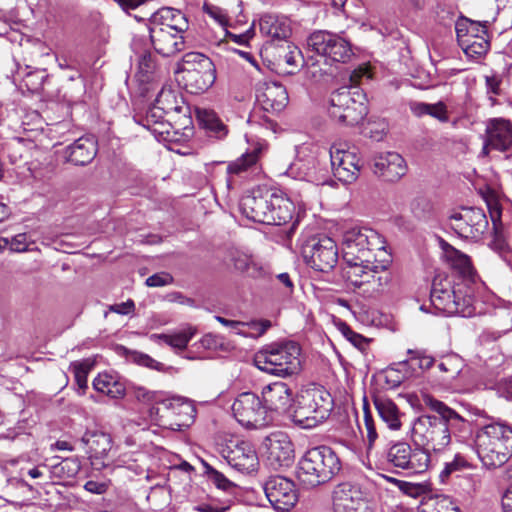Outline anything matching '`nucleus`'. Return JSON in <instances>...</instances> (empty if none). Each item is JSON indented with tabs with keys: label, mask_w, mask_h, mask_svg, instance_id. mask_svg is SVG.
<instances>
[{
	"label": "nucleus",
	"mask_w": 512,
	"mask_h": 512,
	"mask_svg": "<svg viewBox=\"0 0 512 512\" xmlns=\"http://www.w3.org/2000/svg\"><path fill=\"white\" fill-rule=\"evenodd\" d=\"M342 252L347 281L363 297L380 294L389 281L386 270L391 262L383 238L370 228H351L343 235Z\"/></svg>",
	"instance_id": "nucleus-1"
},
{
	"label": "nucleus",
	"mask_w": 512,
	"mask_h": 512,
	"mask_svg": "<svg viewBox=\"0 0 512 512\" xmlns=\"http://www.w3.org/2000/svg\"><path fill=\"white\" fill-rule=\"evenodd\" d=\"M475 449L484 466L501 467L512 457V425L501 419L477 429Z\"/></svg>",
	"instance_id": "nucleus-2"
},
{
	"label": "nucleus",
	"mask_w": 512,
	"mask_h": 512,
	"mask_svg": "<svg viewBox=\"0 0 512 512\" xmlns=\"http://www.w3.org/2000/svg\"><path fill=\"white\" fill-rule=\"evenodd\" d=\"M341 470L335 451L326 445L308 449L297 465L296 476L305 488H313L332 480Z\"/></svg>",
	"instance_id": "nucleus-3"
},
{
	"label": "nucleus",
	"mask_w": 512,
	"mask_h": 512,
	"mask_svg": "<svg viewBox=\"0 0 512 512\" xmlns=\"http://www.w3.org/2000/svg\"><path fill=\"white\" fill-rule=\"evenodd\" d=\"M301 348L294 341H283L266 345L255 354V366L268 374L289 377L301 370Z\"/></svg>",
	"instance_id": "nucleus-4"
},
{
	"label": "nucleus",
	"mask_w": 512,
	"mask_h": 512,
	"mask_svg": "<svg viewBox=\"0 0 512 512\" xmlns=\"http://www.w3.org/2000/svg\"><path fill=\"white\" fill-rule=\"evenodd\" d=\"M332 408L333 399L324 387H309L298 394L291 420L299 428L312 429L329 417Z\"/></svg>",
	"instance_id": "nucleus-5"
},
{
	"label": "nucleus",
	"mask_w": 512,
	"mask_h": 512,
	"mask_svg": "<svg viewBox=\"0 0 512 512\" xmlns=\"http://www.w3.org/2000/svg\"><path fill=\"white\" fill-rule=\"evenodd\" d=\"M327 111L338 124L357 125L368 114L366 95L359 87L342 86L331 92Z\"/></svg>",
	"instance_id": "nucleus-6"
},
{
	"label": "nucleus",
	"mask_w": 512,
	"mask_h": 512,
	"mask_svg": "<svg viewBox=\"0 0 512 512\" xmlns=\"http://www.w3.org/2000/svg\"><path fill=\"white\" fill-rule=\"evenodd\" d=\"M173 13L178 16L175 24H166L161 28H150V40L155 51L164 56L171 57L183 51L186 47L183 33L188 29V21L185 15L177 9L165 7L152 15L153 21L160 18H169Z\"/></svg>",
	"instance_id": "nucleus-7"
},
{
	"label": "nucleus",
	"mask_w": 512,
	"mask_h": 512,
	"mask_svg": "<svg viewBox=\"0 0 512 512\" xmlns=\"http://www.w3.org/2000/svg\"><path fill=\"white\" fill-rule=\"evenodd\" d=\"M176 72L182 74L185 88L192 94L206 91L216 79L212 61L198 52L186 53L178 63Z\"/></svg>",
	"instance_id": "nucleus-8"
},
{
	"label": "nucleus",
	"mask_w": 512,
	"mask_h": 512,
	"mask_svg": "<svg viewBox=\"0 0 512 512\" xmlns=\"http://www.w3.org/2000/svg\"><path fill=\"white\" fill-rule=\"evenodd\" d=\"M412 441L417 447L429 452L440 453L450 444L448 428L442 416L423 414L415 419L412 426Z\"/></svg>",
	"instance_id": "nucleus-9"
},
{
	"label": "nucleus",
	"mask_w": 512,
	"mask_h": 512,
	"mask_svg": "<svg viewBox=\"0 0 512 512\" xmlns=\"http://www.w3.org/2000/svg\"><path fill=\"white\" fill-rule=\"evenodd\" d=\"M195 412L193 404L181 398L160 401L150 409V415L158 426L173 431L189 427Z\"/></svg>",
	"instance_id": "nucleus-10"
},
{
	"label": "nucleus",
	"mask_w": 512,
	"mask_h": 512,
	"mask_svg": "<svg viewBox=\"0 0 512 512\" xmlns=\"http://www.w3.org/2000/svg\"><path fill=\"white\" fill-rule=\"evenodd\" d=\"M307 47L310 51L324 57L326 62L346 63L354 55L349 41L324 30L310 34L307 38Z\"/></svg>",
	"instance_id": "nucleus-11"
},
{
	"label": "nucleus",
	"mask_w": 512,
	"mask_h": 512,
	"mask_svg": "<svg viewBox=\"0 0 512 512\" xmlns=\"http://www.w3.org/2000/svg\"><path fill=\"white\" fill-rule=\"evenodd\" d=\"M235 419L248 429H261L272 422V417L258 395L253 392H243L232 404Z\"/></svg>",
	"instance_id": "nucleus-12"
},
{
	"label": "nucleus",
	"mask_w": 512,
	"mask_h": 512,
	"mask_svg": "<svg viewBox=\"0 0 512 512\" xmlns=\"http://www.w3.org/2000/svg\"><path fill=\"white\" fill-rule=\"evenodd\" d=\"M306 263L316 271L329 272L338 262L336 242L327 236L312 237L302 245Z\"/></svg>",
	"instance_id": "nucleus-13"
},
{
	"label": "nucleus",
	"mask_w": 512,
	"mask_h": 512,
	"mask_svg": "<svg viewBox=\"0 0 512 512\" xmlns=\"http://www.w3.org/2000/svg\"><path fill=\"white\" fill-rule=\"evenodd\" d=\"M217 451L237 471L250 473L257 469L259 460L254 446L238 438L224 439L217 444Z\"/></svg>",
	"instance_id": "nucleus-14"
},
{
	"label": "nucleus",
	"mask_w": 512,
	"mask_h": 512,
	"mask_svg": "<svg viewBox=\"0 0 512 512\" xmlns=\"http://www.w3.org/2000/svg\"><path fill=\"white\" fill-rule=\"evenodd\" d=\"M449 226L460 237L478 239L488 228V220L482 209L465 207L450 215Z\"/></svg>",
	"instance_id": "nucleus-15"
},
{
	"label": "nucleus",
	"mask_w": 512,
	"mask_h": 512,
	"mask_svg": "<svg viewBox=\"0 0 512 512\" xmlns=\"http://www.w3.org/2000/svg\"><path fill=\"white\" fill-rule=\"evenodd\" d=\"M334 512H374L367 494L357 484L344 482L333 490Z\"/></svg>",
	"instance_id": "nucleus-16"
},
{
	"label": "nucleus",
	"mask_w": 512,
	"mask_h": 512,
	"mask_svg": "<svg viewBox=\"0 0 512 512\" xmlns=\"http://www.w3.org/2000/svg\"><path fill=\"white\" fill-rule=\"evenodd\" d=\"M265 495L272 507L281 512L290 511L298 502L295 483L283 476H271L263 486Z\"/></svg>",
	"instance_id": "nucleus-17"
},
{
	"label": "nucleus",
	"mask_w": 512,
	"mask_h": 512,
	"mask_svg": "<svg viewBox=\"0 0 512 512\" xmlns=\"http://www.w3.org/2000/svg\"><path fill=\"white\" fill-rule=\"evenodd\" d=\"M274 188H257L244 195L240 200V210L249 220L266 224L268 212L273 208V199L276 195Z\"/></svg>",
	"instance_id": "nucleus-18"
},
{
	"label": "nucleus",
	"mask_w": 512,
	"mask_h": 512,
	"mask_svg": "<svg viewBox=\"0 0 512 512\" xmlns=\"http://www.w3.org/2000/svg\"><path fill=\"white\" fill-rule=\"evenodd\" d=\"M422 403L430 410L442 416L444 426L448 428L450 440L452 435L460 442H464L467 439L470 434V423L468 420L430 394L425 393L422 395Z\"/></svg>",
	"instance_id": "nucleus-19"
},
{
	"label": "nucleus",
	"mask_w": 512,
	"mask_h": 512,
	"mask_svg": "<svg viewBox=\"0 0 512 512\" xmlns=\"http://www.w3.org/2000/svg\"><path fill=\"white\" fill-rule=\"evenodd\" d=\"M330 159L334 176L344 182L352 183L359 175L361 159L356 149H345L341 145H333L330 149Z\"/></svg>",
	"instance_id": "nucleus-20"
},
{
	"label": "nucleus",
	"mask_w": 512,
	"mask_h": 512,
	"mask_svg": "<svg viewBox=\"0 0 512 512\" xmlns=\"http://www.w3.org/2000/svg\"><path fill=\"white\" fill-rule=\"evenodd\" d=\"M484 151L512 153V123L504 118L490 119L486 124Z\"/></svg>",
	"instance_id": "nucleus-21"
},
{
	"label": "nucleus",
	"mask_w": 512,
	"mask_h": 512,
	"mask_svg": "<svg viewBox=\"0 0 512 512\" xmlns=\"http://www.w3.org/2000/svg\"><path fill=\"white\" fill-rule=\"evenodd\" d=\"M256 100L263 111L278 114L287 106L289 97L285 86L281 83L266 81L259 84Z\"/></svg>",
	"instance_id": "nucleus-22"
},
{
	"label": "nucleus",
	"mask_w": 512,
	"mask_h": 512,
	"mask_svg": "<svg viewBox=\"0 0 512 512\" xmlns=\"http://www.w3.org/2000/svg\"><path fill=\"white\" fill-rule=\"evenodd\" d=\"M267 461L273 469L288 467L294 459V446L284 433H274L265 439Z\"/></svg>",
	"instance_id": "nucleus-23"
},
{
	"label": "nucleus",
	"mask_w": 512,
	"mask_h": 512,
	"mask_svg": "<svg viewBox=\"0 0 512 512\" xmlns=\"http://www.w3.org/2000/svg\"><path fill=\"white\" fill-rule=\"evenodd\" d=\"M430 298L434 307L444 313L459 314L463 317H469L473 314V309L465 299H460L455 291L438 289L435 282Z\"/></svg>",
	"instance_id": "nucleus-24"
},
{
	"label": "nucleus",
	"mask_w": 512,
	"mask_h": 512,
	"mask_svg": "<svg viewBox=\"0 0 512 512\" xmlns=\"http://www.w3.org/2000/svg\"><path fill=\"white\" fill-rule=\"evenodd\" d=\"M262 401L267 412L285 413L293 401V392L288 384L277 381L262 389Z\"/></svg>",
	"instance_id": "nucleus-25"
},
{
	"label": "nucleus",
	"mask_w": 512,
	"mask_h": 512,
	"mask_svg": "<svg viewBox=\"0 0 512 512\" xmlns=\"http://www.w3.org/2000/svg\"><path fill=\"white\" fill-rule=\"evenodd\" d=\"M374 173L387 182H396L407 172L404 158L396 152H386L374 159Z\"/></svg>",
	"instance_id": "nucleus-26"
},
{
	"label": "nucleus",
	"mask_w": 512,
	"mask_h": 512,
	"mask_svg": "<svg viewBox=\"0 0 512 512\" xmlns=\"http://www.w3.org/2000/svg\"><path fill=\"white\" fill-rule=\"evenodd\" d=\"M67 160L75 165L89 164L97 154V143L93 138L80 137L67 147Z\"/></svg>",
	"instance_id": "nucleus-27"
},
{
	"label": "nucleus",
	"mask_w": 512,
	"mask_h": 512,
	"mask_svg": "<svg viewBox=\"0 0 512 512\" xmlns=\"http://www.w3.org/2000/svg\"><path fill=\"white\" fill-rule=\"evenodd\" d=\"M273 208L268 212L267 225H285L293 219L295 206L293 202L287 198L283 192L276 190V195L273 199Z\"/></svg>",
	"instance_id": "nucleus-28"
},
{
	"label": "nucleus",
	"mask_w": 512,
	"mask_h": 512,
	"mask_svg": "<svg viewBox=\"0 0 512 512\" xmlns=\"http://www.w3.org/2000/svg\"><path fill=\"white\" fill-rule=\"evenodd\" d=\"M375 408L380 418L391 430H399L402 426L401 418L404 416L397 405L389 398L377 396L374 398Z\"/></svg>",
	"instance_id": "nucleus-29"
},
{
	"label": "nucleus",
	"mask_w": 512,
	"mask_h": 512,
	"mask_svg": "<svg viewBox=\"0 0 512 512\" xmlns=\"http://www.w3.org/2000/svg\"><path fill=\"white\" fill-rule=\"evenodd\" d=\"M259 29L262 35L273 40H286L291 35L289 24L272 15H264L260 18Z\"/></svg>",
	"instance_id": "nucleus-30"
},
{
	"label": "nucleus",
	"mask_w": 512,
	"mask_h": 512,
	"mask_svg": "<svg viewBox=\"0 0 512 512\" xmlns=\"http://www.w3.org/2000/svg\"><path fill=\"white\" fill-rule=\"evenodd\" d=\"M81 442L88 447L91 456L99 458L105 456L112 447L110 435L101 431H87L81 438Z\"/></svg>",
	"instance_id": "nucleus-31"
},
{
	"label": "nucleus",
	"mask_w": 512,
	"mask_h": 512,
	"mask_svg": "<svg viewBox=\"0 0 512 512\" xmlns=\"http://www.w3.org/2000/svg\"><path fill=\"white\" fill-rule=\"evenodd\" d=\"M92 384L96 391L104 393L111 398L118 399L125 395V385L110 374H99Z\"/></svg>",
	"instance_id": "nucleus-32"
},
{
	"label": "nucleus",
	"mask_w": 512,
	"mask_h": 512,
	"mask_svg": "<svg viewBox=\"0 0 512 512\" xmlns=\"http://www.w3.org/2000/svg\"><path fill=\"white\" fill-rule=\"evenodd\" d=\"M445 256L451 267L457 270L463 277H473L474 269L469 256L455 249L451 245H447L445 248Z\"/></svg>",
	"instance_id": "nucleus-33"
},
{
	"label": "nucleus",
	"mask_w": 512,
	"mask_h": 512,
	"mask_svg": "<svg viewBox=\"0 0 512 512\" xmlns=\"http://www.w3.org/2000/svg\"><path fill=\"white\" fill-rule=\"evenodd\" d=\"M196 116L200 125L213 133L215 137L223 138L227 134L226 126L221 122L214 111L197 109Z\"/></svg>",
	"instance_id": "nucleus-34"
},
{
	"label": "nucleus",
	"mask_w": 512,
	"mask_h": 512,
	"mask_svg": "<svg viewBox=\"0 0 512 512\" xmlns=\"http://www.w3.org/2000/svg\"><path fill=\"white\" fill-rule=\"evenodd\" d=\"M196 330L192 327H188L178 333L175 334H152L150 338L153 341H163L165 344L177 348V349H186L188 343L194 336Z\"/></svg>",
	"instance_id": "nucleus-35"
},
{
	"label": "nucleus",
	"mask_w": 512,
	"mask_h": 512,
	"mask_svg": "<svg viewBox=\"0 0 512 512\" xmlns=\"http://www.w3.org/2000/svg\"><path fill=\"white\" fill-rule=\"evenodd\" d=\"M408 465L406 470L412 474H419L425 472L430 464V452L425 448L417 447L412 449V453L408 455Z\"/></svg>",
	"instance_id": "nucleus-36"
},
{
	"label": "nucleus",
	"mask_w": 512,
	"mask_h": 512,
	"mask_svg": "<svg viewBox=\"0 0 512 512\" xmlns=\"http://www.w3.org/2000/svg\"><path fill=\"white\" fill-rule=\"evenodd\" d=\"M437 367L443 374L442 379L444 381H451L454 380L462 371L463 362L458 355L450 354L442 357Z\"/></svg>",
	"instance_id": "nucleus-37"
},
{
	"label": "nucleus",
	"mask_w": 512,
	"mask_h": 512,
	"mask_svg": "<svg viewBox=\"0 0 512 512\" xmlns=\"http://www.w3.org/2000/svg\"><path fill=\"white\" fill-rule=\"evenodd\" d=\"M461 45L467 55L482 56L488 52L490 42L487 35L471 34L469 38L461 40Z\"/></svg>",
	"instance_id": "nucleus-38"
},
{
	"label": "nucleus",
	"mask_w": 512,
	"mask_h": 512,
	"mask_svg": "<svg viewBox=\"0 0 512 512\" xmlns=\"http://www.w3.org/2000/svg\"><path fill=\"white\" fill-rule=\"evenodd\" d=\"M412 453V448L408 443L399 442L394 444L388 451L387 459L395 467L406 469L408 465V455Z\"/></svg>",
	"instance_id": "nucleus-39"
},
{
	"label": "nucleus",
	"mask_w": 512,
	"mask_h": 512,
	"mask_svg": "<svg viewBox=\"0 0 512 512\" xmlns=\"http://www.w3.org/2000/svg\"><path fill=\"white\" fill-rule=\"evenodd\" d=\"M259 152V149H253L251 152H247L235 161L230 162L227 166V172L229 174L240 175L247 171L257 163L259 159Z\"/></svg>",
	"instance_id": "nucleus-40"
},
{
	"label": "nucleus",
	"mask_w": 512,
	"mask_h": 512,
	"mask_svg": "<svg viewBox=\"0 0 512 512\" xmlns=\"http://www.w3.org/2000/svg\"><path fill=\"white\" fill-rule=\"evenodd\" d=\"M93 362L89 359L82 361H75L70 364V369L74 374L75 382L78 386L80 393L83 394L87 389V377L93 368Z\"/></svg>",
	"instance_id": "nucleus-41"
},
{
	"label": "nucleus",
	"mask_w": 512,
	"mask_h": 512,
	"mask_svg": "<svg viewBox=\"0 0 512 512\" xmlns=\"http://www.w3.org/2000/svg\"><path fill=\"white\" fill-rule=\"evenodd\" d=\"M155 104L166 114L171 112L181 113L183 110V106L179 104L175 92L171 89H162L156 98Z\"/></svg>",
	"instance_id": "nucleus-42"
},
{
	"label": "nucleus",
	"mask_w": 512,
	"mask_h": 512,
	"mask_svg": "<svg viewBox=\"0 0 512 512\" xmlns=\"http://www.w3.org/2000/svg\"><path fill=\"white\" fill-rule=\"evenodd\" d=\"M410 209L416 218L425 219L431 215L433 204L427 197L418 196L412 200Z\"/></svg>",
	"instance_id": "nucleus-43"
},
{
	"label": "nucleus",
	"mask_w": 512,
	"mask_h": 512,
	"mask_svg": "<svg viewBox=\"0 0 512 512\" xmlns=\"http://www.w3.org/2000/svg\"><path fill=\"white\" fill-rule=\"evenodd\" d=\"M407 353L410 355L409 361H417V365L422 370L430 369L435 362L434 358L430 355H427L424 350L409 349ZM407 363L408 360H405L400 363V366H406Z\"/></svg>",
	"instance_id": "nucleus-44"
},
{
	"label": "nucleus",
	"mask_w": 512,
	"mask_h": 512,
	"mask_svg": "<svg viewBox=\"0 0 512 512\" xmlns=\"http://www.w3.org/2000/svg\"><path fill=\"white\" fill-rule=\"evenodd\" d=\"M205 473L208 479L219 489L230 491L235 485L224 474L214 469L212 466L205 465Z\"/></svg>",
	"instance_id": "nucleus-45"
},
{
	"label": "nucleus",
	"mask_w": 512,
	"mask_h": 512,
	"mask_svg": "<svg viewBox=\"0 0 512 512\" xmlns=\"http://www.w3.org/2000/svg\"><path fill=\"white\" fill-rule=\"evenodd\" d=\"M165 114L166 113L160 109L157 104H154L146 111L145 115L135 118V120L145 128L164 120Z\"/></svg>",
	"instance_id": "nucleus-46"
},
{
	"label": "nucleus",
	"mask_w": 512,
	"mask_h": 512,
	"mask_svg": "<svg viewBox=\"0 0 512 512\" xmlns=\"http://www.w3.org/2000/svg\"><path fill=\"white\" fill-rule=\"evenodd\" d=\"M364 425H365V429H366V432H367V435H366V440H367L366 450H367V453H370L371 450L373 449L374 443H375L378 435H377V432H376L374 420H373V418H372L368 408L366 407V405H364Z\"/></svg>",
	"instance_id": "nucleus-47"
},
{
	"label": "nucleus",
	"mask_w": 512,
	"mask_h": 512,
	"mask_svg": "<svg viewBox=\"0 0 512 512\" xmlns=\"http://www.w3.org/2000/svg\"><path fill=\"white\" fill-rule=\"evenodd\" d=\"M271 327L269 320L247 322L246 330H241L242 336L258 338L262 336Z\"/></svg>",
	"instance_id": "nucleus-48"
},
{
	"label": "nucleus",
	"mask_w": 512,
	"mask_h": 512,
	"mask_svg": "<svg viewBox=\"0 0 512 512\" xmlns=\"http://www.w3.org/2000/svg\"><path fill=\"white\" fill-rule=\"evenodd\" d=\"M469 467L468 461L461 454H456L451 462L445 464L444 469L440 473L442 481L449 477L452 473L461 471Z\"/></svg>",
	"instance_id": "nucleus-49"
},
{
	"label": "nucleus",
	"mask_w": 512,
	"mask_h": 512,
	"mask_svg": "<svg viewBox=\"0 0 512 512\" xmlns=\"http://www.w3.org/2000/svg\"><path fill=\"white\" fill-rule=\"evenodd\" d=\"M383 375L385 383L390 389L399 387L405 379V374L395 368H387Z\"/></svg>",
	"instance_id": "nucleus-50"
},
{
	"label": "nucleus",
	"mask_w": 512,
	"mask_h": 512,
	"mask_svg": "<svg viewBox=\"0 0 512 512\" xmlns=\"http://www.w3.org/2000/svg\"><path fill=\"white\" fill-rule=\"evenodd\" d=\"M174 278L167 272L155 273L146 279V285L149 287H162L172 284Z\"/></svg>",
	"instance_id": "nucleus-51"
},
{
	"label": "nucleus",
	"mask_w": 512,
	"mask_h": 512,
	"mask_svg": "<svg viewBox=\"0 0 512 512\" xmlns=\"http://www.w3.org/2000/svg\"><path fill=\"white\" fill-rule=\"evenodd\" d=\"M428 115L443 123L448 122L449 120L447 106L442 101L435 104H429Z\"/></svg>",
	"instance_id": "nucleus-52"
},
{
	"label": "nucleus",
	"mask_w": 512,
	"mask_h": 512,
	"mask_svg": "<svg viewBox=\"0 0 512 512\" xmlns=\"http://www.w3.org/2000/svg\"><path fill=\"white\" fill-rule=\"evenodd\" d=\"M433 512H461L460 509L445 496L437 497L433 503Z\"/></svg>",
	"instance_id": "nucleus-53"
},
{
	"label": "nucleus",
	"mask_w": 512,
	"mask_h": 512,
	"mask_svg": "<svg viewBox=\"0 0 512 512\" xmlns=\"http://www.w3.org/2000/svg\"><path fill=\"white\" fill-rule=\"evenodd\" d=\"M340 330L347 340H349L355 347L363 348L366 344V339L362 335L354 332L345 323L341 324Z\"/></svg>",
	"instance_id": "nucleus-54"
},
{
	"label": "nucleus",
	"mask_w": 512,
	"mask_h": 512,
	"mask_svg": "<svg viewBox=\"0 0 512 512\" xmlns=\"http://www.w3.org/2000/svg\"><path fill=\"white\" fill-rule=\"evenodd\" d=\"M252 259V256L239 251H236L231 255V261L233 262L234 268L242 274L245 273Z\"/></svg>",
	"instance_id": "nucleus-55"
},
{
	"label": "nucleus",
	"mask_w": 512,
	"mask_h": 512,
	"mask_svg": "<svg viewBox=\"0 0 512 512\" xmlns=\"http://www.w3.org/2000/svg\"><path fill=\"white\" fill-rule=\"evenodd\" d=\"M285 43H286L287 51L285 52V54L283 56L280 54L279 57L283 58L284 62L287 65L293 66L296 68L297 67V57L300 56L301 52L293 44H291L287 41H285Z\"/></svg>",
	"instance_id": "nucleus-56"
},
{
	"label": "nucleus",
	"mask_w": 512,
	"mask_h": 512,
	"mask_svg": "<svg viewBox=\"0 0 512 512\" xmlns=\"http://www.w3.org/2000/svg\"><path fill=\"white\" fill-rule=\"evenodd\" d=\"M363 78L370 79L371 74L366 66H359L357 69H354L350 74L351 85L349 87H358V84L361 82Z\"/></svg>",
	"instance_id": "nucleus-57"
},
{
	"label": "nucleus",
	"mask_w": 512,
	"mask_h": 512,
	"mask_svg": "<svg viewBox=\"0 0 512 512\" xmlns=\"http://www.w3.org/2000/svg\"><path fill=\"white\" fill-rule=\"evenodd\" d=\"M135 360L139 365H142V366L154 369V370H158V371H161L164 367V365L162 363L156 361L149 355L143 354V353L138 354L135 357Z\"/></svg>",
	"instance_id": "nucleus-58"
},
{
	"label": "nucleus",
	"mask_w": 512,
	"mask_h": 512,
	"mask_svg": "<svg viewBox=\"0 0 512 512\" xmlns=\"http://www.w3.org/2000/svg\"><path fill=\"white\" fill-rule=\"evenodd\" d=\"M165 300L171 303H179L181 305L194 306L195 301L192 298L186 297L181 292H170L166 294Z\"/></svg>",
	"instance_id": "nucleus-59"
},
{
	"label": "nucleus",
	"mask_w": 512,
	"mask_h": 512,
	"mask_svg": "<svg viewBox=\"0 0 512 512\" xmlns=\"http://www.w3.org/2000/svg\"><path fill=\"white\" fill-rule=\"evenodd\" d=\"M244 274L252 278H261L266 274V269L253 258Z\"/></svg>",
	"instance_id": "nucleus-60"
},
{
	"label": "nucleus",
	"mask_w": 512,
	"mask_h": 512,
	"mask_svg": "<svg viewBox=\"0 0 512 512\" xmlns=\"http://www.w3.org/2000/svg\"><path fill=\"white\" fill-rule=\"evenodd\" d=\"M170 123L165 119L154 124L153 126L145 127L147 130L151 131L155 137H163L164 135H168L170 132Z\"/></svg>",
	"instance_id": "nucleus-61"
},
{
	"label": "nucleus",
	"mask_w": 512,
	"mask_h": 512,
	"mask_svg": "<svg viewBox=\"0 0 512 512\" xmlns=\"http://www.w3.org/2000/svg\"><path fill=\"white\" fill-rule=\"evenodd\" d=\"M135 309V304L132 300H127L119 304L111 305L109 310L121 315H128Z\"/></svg>",
	"instance_id": "nucleus-62"
},
{
	"label": "nucleus",
	"mask_w": 512,
	"mask_h": 512,
	"mask_svg": "<svg viewBox=\"0 0 512 512\" xmlns=\"http://www.w3.org/2000/svg\"><path fill=\"white\" fill-rule=\"evenodd\" d=\"M205 11L208 15L214 18L221 26H226L228 20L224 11L216 6L206 7Z\"/></svg>",
	"instance_id": "nucleus-63"
},
{
	"label": "nucleus",
	"mask_w": 512,
	"mask_h": 512,
	"mask_svg": "<svg viewBox=\"0 0 512 512\" xmlns=\"http://www.w3.org/2000/svg\"><path fill=\"white\" fill-rule=\"evenodd\" d=\"M409 108L414 116L423 117L428 115L429 103L411 101L409 103Z\"/></svg>",
	"instance_id": "nucleus-64"
}]
</instances>
